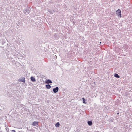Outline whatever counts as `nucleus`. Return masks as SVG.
<instances>
[{"mask_svg": "<svg viewBox=\"0 0 132 132\" xmlns=\"http://www.w3.org/2000/svg\"><path fill=\"white\" fill-rule=\"evenodd\" d=\"M24 78H22L21 79H19V81H22L23 82H25V80Z\"/></svg>", "mask_w": 132, "mask_h": 132, "instance_id": "39448f33", "label": "nucleus"}, {"mask_svg": "<svg viewBox=\"0 0 132 132\" xmlns=\"http://www.w3.org/2000/svg\"><path fill=\"white\" fill-rule=\"evenodd\" d=\"M114 76L115 77H116L117 78H119L120 77L119 76V75L116 73H115L114 74Z\"/></svg>", "mask_w": 132, "mask_h": 132, "instance_id": "6e6552de", "label": "nucleus"}, {"mask_svg": "<svg viewBox=\"0 0 132 132\" xmlns=\"http://www.w3.org/2000/svg\"><path fill=\"white\" fill-rule=\"evenodd\" d=\"M116 13L117 15L120 18H121V11L120 10L118 9L116 11Z\"/></svg>", "mask_w": 132, "mask_h": 132, "instance_id": "f257e3e1", "label": "nucleus"}, {"mask_svg": "<svg viewBox=\"0 0 132 132\" xmlns=\"http://www.w3.org/2000/svg\"><path fill=\"white\" fill-rule=\"evenodd\" d=\"M32 125L34 126H36L38 125V123L36 121H34L32 123Z\"/></svg>", "mask_w": 132, "mask_h": 132, "instance_id": "7ed1b4c3", "label": "nucleus"}, {"mask_svg": "<svg viewBox=\"0 0 132 132\" xmlns=\"http://www.w3.org/2000/svg\"><path fill=\"white\" fill-rule=\"evenodd\" d=\"M24 13L26 14H28L29 13V11L27 10H26L24 11Z\"/></svg>", "mask_w": 132, "mask_h": 132, "instance_id": "20e7f679", "label": "nucleus"}, {"mask_svg": "<svg viewBox=\"0 0 132 132\" xmlns=\"http://www.w3.org/2000/svg\"><path fill=\"white\" fill-rule=\"evenodd\" d=\"M31 81L33 82H34L35 81V79L33 77H31Z\"/></svg>", "mask_w": 132, "mask_h": 132, "instance_id": "423d86ee", "label": "nucleus"}, {"mask_svg": "<svg viewBox=\"0 0 132 132\" xmlns=\"http://www.w3.org/2000/svg\"><path fill=\"white\" fill-rule=\"evenodd\" d=\"M59 90V88L57 87H56L55 88H53V90L54 93H57Z\"/></svg>", "mask_w": 132, "mask_h": 132, "instance_id": "f03ea898", "label": "nucleus"}, {"mask_svg": "<svg viewBox=\"0 0 132 132\" xmlns=\"http://www.w3.org/2000/svg\"><path fill=\"white\" fill-rule=\"evenodd\" d=\"M46 86L47 88L49 89L51 88V86L50 85L48 84L46 85Z\"/></svg>", "mask_w": 132, "mask_h": 132, "instance_id": "1a4fd4ad", "label": "nucleus"}, {"mask_svg": "<svg viewBox=\"0 0 132 132\" xmlns=\"http://www.w3.org/2000/svg\"><path fill=\"white\" fill-rule=\"evenodd\" d=\"M82 99L83 100V103L85 104H86V103L85 102V99L84 98H82Z\"/></svg>", "mask_w": 132, "mask_h": 132, "instance_id": "f8f14e48", "label": "nucleus"}, {"mask_svg": "<svg viewBox=\"0 0 132 132\" xmlns=\"http://www.w3.org/2000/svg\"><path fill=\"white\" fill-rule=\"evenodd\" d=\"M60 126V124L59 122H57L55 124V126L56 127H59Z\"/></svg>", "mask_w": 132, "mask_h": 132, "instance_id": "0eeeda50", "label": "nucleus"}, {"mask_svg": "<svg viewBox=\"0 0 132 132\" xmlns=\"http://www.w3.org/2000/svg\"><path fill=\"white\" fill-rule=\"evenodd\" d=\"M88 125L90 126H91L92 125V123L91 121H88Z\"/></svg>", "mask_w": 132, "mask_h": 132, "instance_id": "9d476101", "label": "nucleus"}, {"mask_svg": "<svg viewBox=\"0 0 132 132\" xmlns=\"http://www.w3.org/2000/svg\"><path fill=\"white\" fill-rule=\"evenodd\" d=\"M45 82H52L50 80L48 79L47 81H46Z\"/></svg>", "mask_w": 132, "mask_h": 132, "instance_id": "9b49d317", "label": "nucleus"}]
</instances>
